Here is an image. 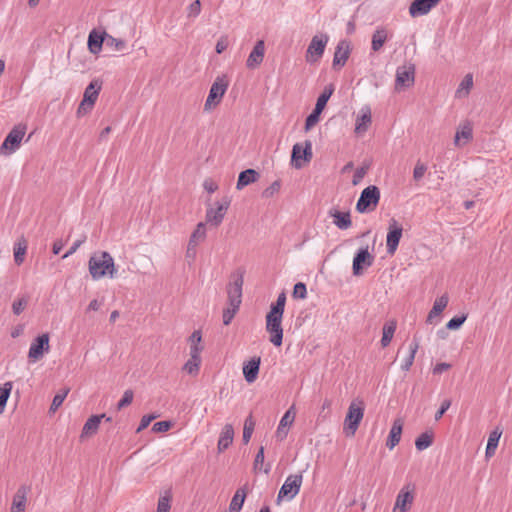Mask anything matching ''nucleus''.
Segmentation results:
<instances>
[{
  "instance_id": "nucleus-1",
  "label": "nucleus",
  "mask_w": 512,
  "mask_h": 512,
  "mask_svg": "<svg viewBox=\"0 0 512 512\" xmlns=\"http://www.w3.org/2000/svg\"><path fill=\"white\" fill-rule=\"evenodd\" d=\"M89 272L94 280H99L105 276L114 278L116 269L114 259L108 252L94 253L88 262Z\"/></svg>"
},
{
  "instance_id": "nucleus-2",
  "label": "nucleus",
  "mask_w": 512,
  "mask_h": 512,
  "mask_svg": "<svg viewBox=\"0 0 512 512\" xmlns=\"http://www.w3.org/2000/svg\"><path fill=\"white\" fill-rule=\"evenodd\" d=\"M26 133L25 125H16L5 137L3 143L0 146V154L4 156H10L14 152H16L20 146L21 142Z\"/></svg>"
},
{
  "instance_id": "nucleus-3",
  "label": "nucleus",
  "mask_w": 512,
  "mask_h": 512,
  "mask_svg": "<svg viewBox=\"0 0 512 512\" xmlns=\"http://www.w3.org/2000/svg\"><path fill=\"white\" fill-rule=\"evenodd\" d=\"M380 200V190L375 185H370L363 189L360 197L356 203V210L359 213H366L373 211Z\"/></svg>"
},
{
  "instance_id": "nucleus-4",
  "label": "nucleus",
  "mask_w": 512,
  "mask_h": 512,
  "mask_svg": "<svg viewBox=\"0 0 512 512\" xmlns=\"http://www.w3.org/2000/svg\"><path fill=\"white\" fill-rule=\"evenodd\" d=\"M364 416V405L362 401H353L349 405L344 421V430L349 436H353Z\"/></svg>"
},
{
  "instance_id": "nucleus-5",
  "label": "nucleus",
  "mask_w": 512,
  "mask_h": 512,
  "mask_svg": "<svg viewBox=\"0 0 512 512\" xmlns=\"http://www.w3.org/2000/svg\"><path fill=\"white\" fill-rule=\"evenodd\" d=\"M328 41L329 36L327 34L321 33L314 35L306 50V62L309 64L318 63L324 54Z\"/></svg>"
},
{
  "instance_id": "nucleus-6",
  "label": "nucleus",
  "mask_w": 512,
  "mask_h": 512,
  "mask_svg": "<svg viewBox=\"0 0 512 512\" xmlns=\"http://www.w3.org/2000/svg\"><path fill=\"white\" fill-rule=\"evenodd\" d=\"M283 314L269 311L266 315V331L269 333V341L276 347L282 345L283 342V328H282Z\"/></svg>"
},
{
  "instance_id": "nucleus-7",
  "label": "nucleus",
  "mask_w": 512,
  "mask_h": 512,
  "mask_svg": "<svg viewBox=\"0 0 512 512\" xmlns=\"http://www.w3.org/2000/svg\"><path fill=\"white\" fill-rule=\"evenodd\" d=\"M302 482V473L289 475L278 492L277 502L279 503L283 499L288 501L294 499L300 491Z\"/></svg>"
},
{
  "instance_id": "nucleus-8",
  "label": "nucleus",
  "mask_w": 512,
  "mask_h": 512,
  "mask_svg": "<svg viewBox=\"0 0 512 512\" xmlns=\"http://www.w3.org/2000/svg\"><path fill=\"white\" fill-rule=\"evenodd\" d=\"M227 88L228 81L225 77H217L209 90L208 97L204 104V109L209 111L216 107L221 102Z\"/></svg>"
},
{
  "instance_id": "nucleus-9",
  "label": "nucleus",
  "mask_w": 512,
  "mask_h": 512,
  "mask_svg": "<svg viewBox=\"0 0 512 512\" xmlns=\"http://www.w3.org/2000/svg\"><path fill=\"white\" fill-rule=\"evenodd\" d=\"M49 334L43 333L37 336L31 343L28 351L29 362L35 363L50 351Z\"/></svg>"
},
{
  "instance_id": "nucleus-10",
  "label": "nucleus",
  "mask_w": 512,
  "mask_h": 512,
  "mask_svg": "<svg viewBox=\"0 0 512 512\" xmlns=\"http://www.w3.org/2000/svg\"><path fill=\"white\" fill-rule=\"evenodd\" d=\"M230 199L224 197L221 201L216 202V207L209 206L206 210V222L217 227L219 226L230 206Z\"/></svg>"
},
{
  "instance_id": "nucleus-11",
  "label": "nucleus",
  "mask_w": 512,
  "mask_h": 512,
  "mask_svg": "<svg viewBox=\"0 0 512 512\" xmlns=\"http://www.w3.org/2000/svg\"><path fill=\"white\" fill-rule=\"evenodd\" d=\"M415 486L412 484L404 485L399 491L392 512H407L414 501Z\"/></svg>"
},
{
  "instance_id": "nucleus-12",
  "label": "nucleus",
  "mask_w": 512,
  "mask_h": 512,
  "mask_svg": "<svg viewBox=\"0 0 512 512\" xmlns=\"http://www.w3.org/2000/svg\"><path fill=\"white\" fill-rule=\"evenodd\" d=\"M244 278L242 273L232 276V281L227 287L228 302L232 307L239 308L242 301V286Z\"/></svg>"
},
{
  "instance_id": "nucleus-13",
  "label": "nucleus",
  "mask_w": 512,
  "mask_h": 512,
  "mask_svg": "<svg viewBox=\"0 0 512 512\" xmlns=\"http://www.w3.org/2000/svg\"><path fill=\"white\" fill-rule=\"evenodd\" d=\"M312 156V143L310 141H305L304 146L296 143L292 148L291 164L296 169H300L303 166L301 161L309 162Z\"/></svg>"
},
{
  "instance_id": "nucleus-14",
  "label": "nucleus",
  "mask_w": 512,
  "mask_h": 512,
  "mask_svg": "<svg viewBox=\"0 0 512 512\" xmlns=\"http://www.w3.org/2000/svg\"><path fill=\"white\" fill-rule=\"evenodd\" d=\"M402 233L403 228L397 222V220L394 218L390 219L386 238V247L388 254L393 255L396 252L400 239L402 237Z\"/></svg>"
},
{
  "instance_id": "nucleus-15",
  "label": "nucleus",
  "mask_w": 512,
  "mask_h": 512,
  "mask_svg": "<svg viewBox=\"0 0 512 512\" xmlns=\"http://www.w3.org/2000/svg\"><path fill=\"white\" fill-rule=\"evenodd\" d=\"M415 79V68L413 65L400 66L396 70L395 89L400 91L403 88L413 85Z\"/></svg>"
},
{
  "instance_id": "nucleus-16",
  "label": "nucleus",
  "mask_w": 512,
  "mask_h": 512,
  "mask_svg": "<svg viewBox=\"0 0 512 512\" xmlns=\"http://www.w3.org/2000/svg\"><path fill=\"white\" fill-rule=\"evenodd\" d=\"M374 257L368 251V247L361 248L353 259V274L358 276L362 274L363 268L370 267L373 264Z\"/></svg>"
},
{
  "instance_id": "nucleus-17",
  "label": "nucleus",
  "mask_w": 512,
  "mask_h": 512,
  "mask_svg": "<svg viewBox=\"0 0 512 512\" xmlns=\"http://www.w3.org/2000/svg\"><path fill=\"white\" fill-rule=\"evenodd\" d=\"M350 55V44L346 40H341L335 49L334 57H333V68H341L343 67Z\"/></svg>"
},
{
  "instance_id": "nucleus-18",
  "label": "nucleus",
  "mask_w": 512,
  "mask_h": 512,
  "mask_svg": "<svg viewBox=\"0 0 512 512\" xmlns=\"http://www.w3.org/2000/svg\"><path fill=\"white\" fill-rule=\"evenodd\" d=\"M372 123V114L369 106H363L355 122V133L360 135L365 133Z\"/></svg>"
},
{
  "instance_id": "nucleus-19",
  "label": "nucleus",
  "mask_w": 512,
  "mask_h": 512,
  "mask_svg": "<svg viewBox=\"0 0 512 512\" xmlns=\"http://www.w3.org/2000/svg\"><path fill=\"white\" fill-rule=\"evenodd\" d=\"M473 138V128L472 124L469 121H466L459 125L455 137H454V145L458 147H462L470 142Z\"/></svg>"
},
{
  "instance_id": "nucleus-20",
  "label": "nucleus",
  "mask_w": 512,
  "mask_h": 512,
  "mask_svg": "<svg viewBox=\"0 0 512 512\" xmlns=\"http://www.w3.org/2000/svg\"><path fill=\"white\" fill-rule=\"evenodd\" d=\"M264 55H265V43L263 40H259L256 42L254 48L250 52V54L247 58V61H246V66L249 69H254V68L258 67L262 63V61L264 59Z\"/></svg>"
},
{
  "instance_id": "nucleus-21",
  "label": "nucleus",
  "mask_w": 512,
  "mask_h": 512,
  "mask_svg": "<svg viewBox=\"0 0 512 512\" xmlns=\"http://www.w3.org/2000/svg\"><path fill=\"white\" fill-rule=\"evenodd\" d=\"M295 419V414L292 412V408L288 409L285 414L282 416L277 430H276V438L280 441H283L288 434V429L292 425Z\"/></svg>"
},
{
  "instance_id": "nucleus-22",
  "label": "nucleus",
  "mask_w": 512,
  "mask_h": 512,
  "mask_svg": "<svg viewBox=\"0 0 512 512\" xmlns=\"http://www.w3.org/2000/svg\"><path fill=\"white\" fill-rule=\"evenodd\" d=\"M261 359L260 357H253L243 366V375L248 383H253L259 374Z\"/></svg>"
},
{
  "instance_id": "nucleus-23",
  "label": "nucleus",
  "mask_w": 512,
  "mask_h": 512,
  "mask_svg": "<svg viewBox=\"0 0 512 512\" xmlns=\"http://www.w3.org/2000/svg\"><path fill=\"white\" fill-rule=\"evenodd\" d=\"M105 417H106L105 414H101V415H92L90 418H88V420L85 422V424L82 428L80 438L84 439V438L94 435L99 429L101 419L105 418Z\"/></svg>"
},
{
  "instance_id": "nucleus-24",
  "label": "nucleus",
  "mask_w": 512,
  "mask_h": 512,
  "mask_svg": "<svg viewBox=\"0 0 512 512\" xmlns=\"http://www.w3.org/2000/svg\"><path fill=\"white\" fill-rule=\"evenodd\" d=\"M234 429L231 424H225L219 436L217 449L221 453L226 450L233 442Z\"/></svg>"
},
{
  "instance_id": "nucleus-25",
  "label": "nucleus",
  "mask_w": 512,
  "mask_h": 512,
  "mask_svg": "<svg viewBox=\"0 0 512 512\" xmlns=\"http://www.w3.org/2000/svg\"><path fill=\"white\" fill-rule=\"evenodd\" d=\"M403 429V422L401 419H395L389 432L386 446L392 450L400 442Z\"/></svg>"
},
{
  "instance_id": "nucleus-26",
  "label": "nucleus",
  "mask_w": 512,
  "mask_h": 512,
  "mask_svg": "<svg viewBox=\"0 0 512 512\" xmlns=\"http://www.w3.org/2000/svg\"><path fill=\"white\" fill-rule=\"evenodd\" d=\"M30 491V488L28 486L22 485L20 486L12 501L11 508L17 509V511H23L25 512L26 503H27V495Z\"/></svg>"
},
{
  "instance_id": "nucleus-27",
  "label": "nucleus",
  "mask_w": 512,
  "mask_h": 512,
  "mask_svg": "<svg viewBox=\"0 0 512 512\" xmlns=\"http://www.w3.org/2000/svg\"><path fill=\"white\" fill-rule=\"evenodd\" d=\"M448 302H449V298H448L447 294H443L442 296L436 298V300L434 301L433 307L427 316V322L432 323L434 318L440 316V314L447 307Z\"/></svg>"
},
{
  "instance_id": "nucleus-28",
  "label": "nucleus",
  "mask_w": 512,
  "mask_h": 512,
  "mask_svg": "<svg viewBox=\"0 0 512 512\" xmlns=\"http://www.w3.org/2000/svg\"><path fill=\"white\" fill-rule=\"evenodd\" d=\"M259 173L254 169H247L239 174L236 184L237 190H242L245 186L256 182L259 179Z\"/></svg>"
},
{
  "instance_id": "nucleus-29",
  "label": "nucleus",
  "mask_w": 512,
  "mask_h": 512,
  "mask_svg": "<svg viewBox=\"0 0 512 512\" xmlns=\"http://www.w3.org/2000/svg\"><path fill=\"white\" fill-rule=\"evenodd\" d=\"M438 2H411L409 13L412 17H419L428 14Z\"/></svg>"
},
{
  "instance_id": "nucleus-30",
  "label": "nucleus",
  "mask_w": 512,
  "mask_h": 512,
  "mask_svg": "<svg viewBox=\"0 0 512 512\" xmlns=\"http://www.w3.org/2000/svg\"><path fill=\"white\" fill-rule=\"evenodd\" d=\"M106 43V37L103 34L92 30L88 36V48L93 54H98L101 51L103 43Z\"/></svg>"
},
{
  "instance_id": "nucleus-31",
  "label": "nucleus",
  "mask_w": 512,
  "mask_h": 512,
  "mask_svg": "<svg viewBox=\"0 0 512 512\" xmlns=\"http://www.w3.org/2000/svg\"><path fill=\"white\" fill-rule=\"evenodd\" d=\"M330 215L333 217V223L341 230H346L351 227L352 221L349 212H340L335 210L334 212H330Z\"/></svg>"
},
{
  "instance_id": "nucleus-32",
  "label": "nucleus",
  "mask_w": 512,
  "mask_h": 512,
  "mask_svg": "<svg viewBox=\"0 0 512 512\" xmlns=\"http://www.w3.org/2000/svg\"><path fill=\"white\" fill-rule=\"evenodd\" d=\"M396 327L397 323L395 320H389L384 324L381 338V346L383 348L387 347L391 343Z\"/></svg>"
},
{
  "instance_id": "nucleus-33",
  "label": "nucleus",
  "mask_w": 512,
  "mask_h": 512,
  "mask_svg": "<svg viewBox=\"0 0 512 512\" xmlns=\"http://www.w3.org/2000/svg\"><path fill=\"white\" fill-rule=\"evenodd\" d=\"M100 89H101V85L98 84L97 81H92L85 89L84 91V95H83V101L91 104L92 106H94L97 98H98V95H99V92H100Z\"/></svg>"
},
{
  "instance_id": "nucleus-34",
  "label": "nucleus",
  "mask_w": 512,
  "mask_h": 512,
  "mask_svg": "<svg viewBox=\"0 0 512 512\" xmlns=\"http://www.w3.org/2000/svg\"><path fill=\"white\" fill-rule=\"evenodd\" d=\"M387 39H388L387 30L382 27L377 28L372 35V43H371L372 50L374 52L379 51L382 48V46L384 45V43L387 41Z\"/></svg>"
},
{
  "instance_id": "nucleus-35",
  "label": "nucleus",
  "mask_w": 512,
  "mask_h": 512,
  "mask_svg": "<svg viewBox=\"0 0 512 512\" xmlns=\"http://www.w3.org/2000/svg\"><path fill=\"white\" fill-rule=\"evenodd\" d=\"M246 498V491L244 488H239L234 496L232 497V500L229 505V512H240L244 501Z\"/></svg>"
},
{
  "instance_id": "nucleus-36",
  "label": "nucleus",
  "mask_w": 512,
  "mask_h": 512,
  "mask_svg": "<svg viewBox=\"0 0 512 512\" xmlns=\"http://www.w3.org/2000/svg\"><path fill=\"white\" fill-rule=\"evenodd\" d=\"M418 348H419V342L416 339H414L409 344V352H408L407 356L402 361L401 369L403 371H408L411 368Z\"/></svg>"
},
{
  "instance_id": "nucleus-37",
  "label": "nucleus",
  "mask_w": 512,
  "mask_h": 512,
  "mask_svg": "<svg viewBox=\"0 0 512 512\" xmlns=\"http://www.w3.org/2000/svg\"><path fill=\"white\" fill-rule=\"evenodd\" d=\"M473 86V76L472 74H467L462 79L461 83L459 84L455 96L458 98L465 97L469 94L471 88Z\"/></svg>"
},
{
  "instance_id": "nucleus-38",
  "label": "nucleus",
  "mask_w": 512,
  "mask_h": 512,
  "mask_svg": "<svg viewBox=\"0 0 512 512\" xmlns=\"http://www.w3.org/2000/svg\"><path fill=\"white\" fill-rule=\"evenodd\" d=\"M206 239V225L203 222H199L192 232L188 242L199 245Z\"/></svg>"
},
{
  "instance_id": "nucleus-39",
  "label": "nucleus",
  "mask_w": 512,
  "mask_h": 512,
  "mask_svg": "<svg viewBox=\"0 0 512 512\" xmlns=\"http://www.w3.org/2000/svg\"><path fill=\"white\" fill-rule=\"evenodd\" d=\"M500 437L501 432H498L497 430L490 433L485 451L486 457H492L495 454Z\"/></svg>"
},
{
  "instance_id": "nucleus-40",
  "label": "nucleus",
  "mask_w": 512,
  "mask_h": 512,
  "mask_svg": "<svg viewBox=\"0 0 512 512\" xmlns=\"http://www.w3.org/2000/svg\"><path fill=\"white\" fill-rule=\"evenodd\" d=\"M26 250H27V243L24 239L19 240L15 243L14 261L17 265H21L24 262Z\"/></svg>"
},
{
  "instance_id": "nucleus-41",
  "label": "nucleus",
  "mask_w": 512,
  "mask_h": 512,
  "mask_svg": "<svg viewBox=\"0 0 512 512\" xmlns=\"http://www.w3.org/2000/svg\"><path fill=\"white\" fill-rule=\"evenodd\" d=\"M433 443V434L424 432L420 434L415 440V446L418 451H423L430 447Z\"/></svg>"
},
{
  "instance_id": "nucleus-42",
  "label": "nucleus",
  "mask_w": 512,
  "mask_h": 512,
  "mask_svg": "<svg viewBox=\"0 0 512 512\" xmlns=\"http://www.w3.org/2000/svg\"><path fill=\"white\" fill-rule=\"evenodd\" d=\"M334 92V86L332 84L325 86L323 92L320 94V96L317 99L315 108L323 111L328 100L330 99L331 95Z\"/></svg>"
},
{
  "instance_id": "nucleus-43",
  "label": "nucleus",
  "mask_w": 512,
  "mask_h": 512,
  "mask_svg": "<svg viewBox=\"0 0 512 512\" xmlns=\"http://www.w3.org/2000/svg\"><path fill=\"white\" fill-rule=\"evenodd\" d=\"M11 390L12 382H5L0 386V414H2L5 410Z\"/></svg>"
},
{
  "instance_id": "nucleus-44",
  "label": "nucleus",
  "mask_w": 512,
  "mask_h": 512,
  "mask_svg": "<svg viewBox=\"0 0 512 512\" xmlns=\"http://www.w3.org/2000/svg\"><path fill=\"white\" fill-rule=\"evenodd\" d=\"M254 428H255V421L252 417V415H249L246 419H245V422H244V427H243V442L245 444H247L251 437H252V434H253V431H254Z\"/></svg>"
},
{
  "instance_id": "nucleus-45",
  "label": "nucleus",
  "mask_w": 512,
  "mask_h": 512,
  "mask_svg": "<svg viewBox=\"0 0 512 512\" xmlns=\"http://www.w3.org/2000/svg\"><path fill=\"white\" fill-rule=\"evenodd\" d=\"M69 392L70 388H64L58 392L52 400L49 411L54 413L62 405Z\"/></svg>"
},
{
  "instance_id": "nucleus-46",
  "label": "nucleus",
  "mask_w": 512,
  "mask_h": 512,
  "mask_svg": "<svg viewBox=\"0 0 512 512\" xmlns=\"http://www.w3.org/2000/svg\"><path fill=\"white\" fill-rule=\"evenodd\" d=\"M200 364L201 358L190 357V359L184 364L183 370L190 375H196L199 372Z\"/></svg>"
},
{
  "instance_id": "nucleus-47",
  "label": "nucleus",
  "mask_w": 512,
  "mask_h": 512,
  "mask_svg": "<svg viewBox=\"0 0 512 512\" xmlns=\"http://www.w3.org/2000/svg\"><path fill=\"white\" fill-rule=\"evenodd\" d=\"M28 305V297L27 296H22L16 300L13 301L12 303V312L13 314L15 315H20L27 307Z\"/></svg>"
},
{
  "instance_id": "nucleus-48",
  "label": "nucleus",
  "mask_w": 512,
  "mask_h": 512,
  "mask_svg": "<svg viewBox=\"0 0 512 512\" xmlns=\"http://www.w3.org/2000/svg\"><path fill=\"white\" fill-rule=\"evenodd\" d=\"M285 303H286V294L284 292H281L275 303L271 304L270 311L283 314L285 309Z\"/></svg>"
},
{
  "instance_id": "nucleus-49",
  "label": "nucleus",
  "mask_w": 512,
  "mask_h": 512,
  "mask_svg": "<svg viewBox=\"0 0 512 512\" xmlns=\"http://www.w3.org/2000/svg\"><path fill=\"white\" fill-rule=\"evenodd\" d=\"M285 303H286V294L284 292H281L275 303L271 304L270 311L283 314L285 309Z\"/></svg>"
},
{
  "instance_id": "nucleus-50",
  "label": "nucleus",
  "mask_w": 512,
  "mask_h": 512,
  "mask_svg": "<svg viewBox=\"0 0 512 512\" xmlns=\"http://www.w3.org/2000/svg\"><path fill=\"white\" fill-rule=\"evenodd\" d=\"M321 113V110L314 108L312 113L306 118L305 131H309L313 126H315L318 123Z\"/></svg>"
},
{
  "instance_id": "nucleus-51",
  "label": "nucleus",
  "mask_w": 512,
  "mask_h": 512,
  "mask_svg": "<svg viewBox=\"0 0 512 512\" xmlns=\"http://www.w3.org/2000/svg\"><path fill=\"white\" fill-rule=\"evenodd\" d=\"M134 398V392L131 389H127L124 393L122 398L117 404V410H121L124 407L130 405Z\"/></svg>"
},
{
  "instance_id": "nucleus-52",
  "label": "nucleus",
  "mask_w": 512,
  "mask_h": 512,
  "mask_svg": "<svg viewBox=\"0 0 512 512\" xmlns=\"http://www.w3.org/2000/svg\"><path fill=\"white\" fill-rule=\"evenodd\" d=\"M106 45L114 48L116 51H122L126 47L125 41L114 38L112 36L106 37Z\"/></svg>"
},
{
  "instance_id": "nucleus-53",
  "label": "nucleus",
  "mask_w": 512,
  "mask_h": 512,
  "mask_svg": "<svg viewBox=\"0 0 512 512\" xmlns=\"http://www.w3.org/2000/svg\"><path fill=\"white\" fill-rule=\"evenodd\" d=\"M467 315L457 316L449 320L446 324L447 329L457 330L466 321Z\"/></svg>"
},
{
  "instance_id": "nucleus-54",
  "label": "nucleus",
  "mask_w": 512,
  "mask_h": 512,
  "mask_svg": "<svg viewBox=\"0 0 512 512\" xmlns=\"http://www.w3.org/2000/svg\"><path fill=\"white\" fill-rule=\"evenodd\" d=\"M426 171H427V166L424 163L418 161L413 170L414 180L420 181L423 178Z\"/></svg>"
},
{
  "instance_id": "nucleus-55",
  "label": "nucleus",
  "mask_w": 512,
  "mask_h": 512,
  "mask_svg": "<svg viewBox=\"0 0 512 512\" xmlns=\"http://www.w3.org/2000/svg\"><path fill=\"white\" fill-rule=\"evenodd\" d=\"M188 18H195L201 11V2H191L186 9Z\"/></svg>"
},
{
  "instance_id": "nucleus-56",
  "label": "nucleus",
  "mask_w": 512,
  "mask_h": 512,
  "mask_svg": "<svg viewBox=\"0 0 512 512\" xmlns=\"http://www.w3.org/2000/svg\"><path fill=\"white\" fill-rule=\"evenodd\" d=\"M306 295H307V289H306V285L304 283L299 282L294 285L293 296L295 298L304 299V298H306Z\"/></svg>"
},
{
  "instance_id": "nucleus-57",
  "label": "nucleus",
  "mask_w": 512,
  "mask_h": 512,
  "mask_svg": "<svg viewBox=\"0 0 512 512\" xmlns=\"http://www.w3.org/2000/svg\"><path fill=\"white\" fill-rule=\"evenodd\" d=\"M239 308H236V307H228L226 309H224L223 311V323L224 325H229L232 321V319L234 318L236 312L238 311Z\"/></svg>"
},
{
  "instance_id": "nucleus-58",
  "label": "nucleus",
  "mask_w": 512,
  "mask_h": 512,
  "mask_svg": "<svg viewBox=\"0 0 512 512\" xmlns=\"http://www.w3.org/2000/svg\"><path fill=\"white\" fill-rule=\"evenodd\" d=\"M172 427L171 421H159L152 426V431L155 433L166 432Z\"/></svg>"
},
{
  "instance_id": "nucleus-59",
  "label": "nucleus",
  "mask_w": 512,
  "mask_h": 512,
  "mask_svg": "<svg viewBox=\"0 0 512 512\" xmlns=\"http://www.w3.org/2000/svg\"><path fill=\"white\" fill-rule=\"evenodd\" d=\"M158 417V415H155V414H149V415H144L142 418H141V421H140V424L137 428V432H140L144 429H146L149 424Z\"/></svg>"
},
{
  "instance_id": "nucleus-60",
  "label": "nucleus",
  "mask_w": 512,
  "mask_h": 512,
  "mask_svg": "<svg viewBox=\"0 0 512 512\" xmlns=\"http://www.w3.org/2000/svg\"><path fill=\"white\" fill-rule=\"evenodd\" d=\"M86 241V236H83L81 239H78L73 243V245L69 248V250L62 256L63 259L68 258L72 254H74L77 249Z\"/></svg>"
},
{
  "instance_id": "nucleus-61",
  "label": "nucleus",
  "mask_w": 512,
  "mask_h": 512,
  "mask_svg": "<svg viewBox=\"0 0 512 512\" xmlns=\"http://www.w3.org/2000/svg\"><path fill=\"white\" fill-rule=\"evenodd\" d=\"M170 507L169 497H161L158 501L156 512H169Z\"/></svg>"
},
{
  "instance_id": "nucleus-62",
  "label": "nucleus",
  "mask_w": 512,
  "mask_h": 512,
  "mask_svg": "<svg viewBox=\"0 0 512 512\" xmlns=\"http://www.w3.org/2000/svg\"><path fill=\"white\" fill-rule=\"evenodd\" d=\"M366 173L367 169L365 167L357 168L353 175L352 184L358 185L362 181Z\"/></svg>"
},
{
  "instance_id": "nucleus-63",
  "label": "nucleus",
  "mask_w": 512,
  "mask_h": 512,
  "mask_svg": "<svg viewBox=\"0 0 512 512\" xmlns=\"http://www.w3.org/2000/svg\"><path fill=\"white\" fill-rule=\"evenodd\" d=\"M280 182L274 181L268 188H266L263 192L264 197H271L275 193H277L280 190Z\"/></svg>"
},
{
  "instance_id": "nucleus-64",
  "label": "nucleus",
  "mask_w": 512,
  "mask_h": 512,
  "mask_svg": "<svg viewBox=\"0 0 512 512\" xmlns=\"http://www.w3.org/2000/svg\"><path fill=\"white\" fill-rule=\"evenodd\" d=\"M228 44H229L228 38L226 36H221L220 39L216 43V47H215L216 52L218 54H221L222 52H224L227 49Z\"/></svg>"
}]
</instances>
